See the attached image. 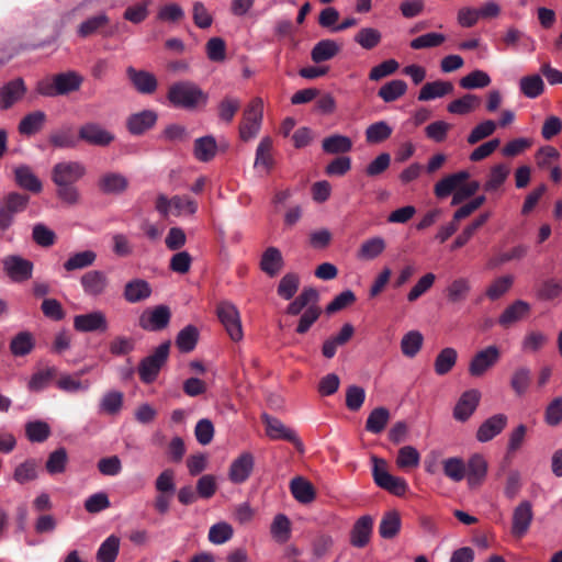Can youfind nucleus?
<instances>
[{
    "label": "nucleus",
    "mask_w": 562,
    "mask_h": 562,
    "mask_svg": "<svg viewBox=\"0 0 562 562\" xmlns=\"http://www.w3.org/2000/svg\"><path fill=\"white\" fill-rule=\"evenodd\" d=\"M87 173L86 166L80 161H60L52 169V181L56 186L57 198L68 205L80 201V192L76 183Z\"/></svg>",
    "instance_id": "1"
},
{
    "label": "nucleus",
    "mask_w": 562,
    "mask_h": 562,
    "mask_svg": "<svg viewBox=\"0 0 562 562\" xmlns=\"http://www.w3.org/2000/svg\"><path fill=\"white\" fill-rule=\"evenodd\" d=\"M167 99L173 108L192 111L206 103L207 94L196 83L183 80L169 87Z\"/></svg>",
    "instance_id": "2"
},
{
    "label": "nucleus",
    "mask_w": 562,
    "mask_h": 562,
    "mask_svg": "<svg viewBox=\"0 0 562 562\" xmlns=\"http://www.w3.org/2000/svg\"><path fill=\"white\" fill-rule=\"evenodd\" d=\"M83 77L74 70L56 74L37 82L36 92L43 97L67 95L80 89Z\"/></svg>",
    "instance_id": "3"
},
{
    "label": "nucleus",
    "mask_w": 562,
    "mask_h": 562,
    "mask_svg": "<svg viewBox=\"0 0 562 562\" xmlns=\"http://www.w3.org/2000/svg\"><path fill=\"white\" fill-rule=\"evenodd\" d=\"M170 341L160 344L149 356L142 359L138 366V375L142 382L150 384L156 381L161 368L168 360Z\"/></svg>",
    "instance_id": "4"
},
{
    "label": "nucleus",
    "mask_w": 562,
    "mask_h": 562,
    "mask_svg": "<svg viewBox=\"0 0 562 562\" xmlns=\"http://www.w3.org/2000/svg\"><path fill=\"white\" fill-rule=\"evenodd\" d=\"M372 476L374 483L395 496H403L408 490L406 480L390 474L386 470V463L384 460L372 457Z\"/></svg>",
    "instance_id": "5"
},
{
    "label": "nucleus",
    "mask_w": 562,
    "mask_h": 562,
    "mask_svg": "<svg viewBox=\"0 0 562 562\" xmlns=\"http://www.w3.org/2000/svg\"><path fill=\"white\" fill-rule=\"evenodd\" d=\"M263 116V102L260 98L252 99L243 114V121L239 125V136L243 140L257 136L260 131Z\"/></svg>",
    "instance_id": "6"
},
{
    "label": "nucleus",
    "mask_w": 562,
    "mask_h": 562,
    "mask_svg": "<svg viewBox=\"0 0 562 562\" xmlns=\"http://www.w3.org/2000/svg\"><path fill=\"white\" fill-rule=\"evenodd\" d=\"M29 200L26 194L10 192L0 201V232L12 226L15 216L25 211Z\"/></svg>",
    "instance_id": "7"
},
{
    "label": "nucleus",
    "mask_w": 562,
    "mask_h": 562,
    "mask_svg": "<svg viewBox=\"0 0 562 562\" xmlns=\"http://www.w3.org/2000/svg\"><path fill=\"white\" fill-rule=\"evenodd\" d=\"M216 314L231 339L234 341L241 340L244 333L237 307L228 301H223L217 304Z\"/></svg>",
    "instance_id": "8"
},
{
    "label": "nucleus",
    "mask_w": 562,
    "mask_h": 562,
    "mask_svg": "<svg viewBox=\"0 0 562 562\" xmlns=\"http://www.w3.org/2000/svg\"><path fill=\"white\" fill-rule=\"evenodd\" d=\"M3 271L16 283L32 278L34 265L31 260L19 255H9L2 259Z\"/></svg>",
    "instance_id": "9"
},
{
    "label": "nucleus",
    "mask_w": 562,
    "mask_h": 562,
    "mask_svg": "<svg viewBox=\"0 0 562 562\" xmlns=\"http://www.w3.org/2000/svg\"><path fill=\"white\" fill-rule=\"evenodd\" d=\"M501 359V350L492 345L477 351L469 363V373L471 376H482L486 371L493 368Z\"/></svg>",
    "instance_id": "10"
},
{
    "label": "nucleus",
    "mask_w": 562,
    "mask_h": 562,
    "mask_svg": "<svg viewBox=\"0 0 562 562\" xmlns=\"http://www.w3.org/2000/svg\"><path fill=\"white\" fill-rule=\"evenodd\" d=\"M171 318L170 308L167 305H157L145 310L139 316V326L144 330L160 331L165 329Z\"/></svg>",
    "instance_id": "11"
},
{
    "label": "nucleus",
    "mask_w": 562,
    "mask_h": 562,
    "mask_svg": "<svg viewBox=\"0 0 562 562\" xmlns=\"http://www.w3.org/2000/svg\"><path fill=\"white\" fill-rule=\"evenodd\" d=\"M78 139L99 147H105L114 140V135L99 123L88 122L80 126Z\"/></svg>",
    "instance_id": "12"
},
{
    "label": "nucleus",
    "mask_w": 562,
    "mask_h": 562,
    "mask_svg": "<svg viewBox=\"0 0 562 562\" xmlns=\"http://www.w3.org/2000/svg\"><path fill=\"white\" fill-rule=\"evenodd\" d=\"M262 423L266 426V434L269 438L273 440H286L292 442L296 448L302 447V442L297 438L295 431L288 428L280 419L268 414H263Z\"/></svg>",
    "instance_id": "13"
},
{
    "label": "nucleus",
    "mask_w": 562,
    "mask_h": 562,
    "mask_svg": "<svg viewBox=\"0 0 562 562\" xmlns=\"http://www.w3.org/2000/svg\"><path fill=\"white\" fill-rule=\"evenodd\" d=\"M108 327V319L102 311H93L74 317V328L79 333L105 331Z\"/></svg>",
    "instance_id": "14"
},
{
    "label": "nucleus",
    "mask_w": 562,
    "mask_h": 562,
    "mask_svg": "<svg viewBox=\"0 0 562 562\" xmlns=\"http://www.w3.org/2000/svg\"><path fill=\"white\" fill-rule=\"evenodd\" d=\"M98 189L105 195H121L130 186L128 179L120 172H104L97 182Z\"/></svg>",
    "instance_id": "15"
},
{
    "label": "nucleus",
    "mask_w": 562,
    "mask_h": 562,
    "mask_svg": "<svg viewBox=\"0 0 562 562\" xmlns=\"http://www.w3.org/2000/svg\"><path fill=\"white\" fill-rule=\"evenodd\" d=\"M480 398L479 390L472 389L463 392L453 408V418L458 422H467L477 408Z\"/></svg>",
    "instance_id": "16"
},
{
    "label": "nucleus",
    "mask_w": 562,
    "mask_h": 562,
    "mask_svg": "<svg viewBox=\"0 0 562 562\" xmlns=\"http://www.w3.org/2000/svg\"><path fill=\"white\" fill-rule=\"evenodd\" d=\"M255 467V459L250 452H244L238 458H236L228 470V479L234 484H243L245 483L250 474L252 473Z\"/></svg>",
    "instance_id": "17"
},
{
    "label": "nucleus",
    "mask_w": 562,
    "mask_h": 562,
    "mask_svg": "<svg viewBox=\"0 0 562 562\" xmlns=\"http://www.w3.org/2000/svg\"><path fill=\"white\" fill-rule=\"evenodd\" d=\"M80 284L87 295L95 297L106 291L109 279L103 271L90 270L81 276Z\"/></svg>",
    "instance_id": "18"
},
{
    "label": "nucleus",
    "mask_w": 562,
    "mask_h": 562,
    "mask_svg": "<svg viewBox=\"0 0 562 562\" xmlns=\"http://www.w3.org/2000/svg\"><path fill=\"white\" fill-rule=\"evenodd\" d=\"M530 311L531 306L528 302L516 300L503 311L497 322L502 327L509 328L512 325L527 318Z\"/></svg>",
    "instance_id": "19"
},
{
    "label": "nucleus",
    "mask_w": 562,
    "mask_h": 562,
    "mask_svg": "<svg viewBox=\"0 0 562 562\" xmlns=\"http://www.w3.org/2000/svg\"><path fill=\"white\" fill-rule=\"evenodd\" d=\"M508 418L505 414H495L484 420L476 431L480 442H488L499 435L506 427Z\"/></svg>",
    "instance_id": "20"
},
{
    "label": "nucleus",
    "mask_w": 562,
    "mask_h": 562,
    "mask_svg": "<svg viewBox=\"0 0 562 562\" xmlns=\"http://www.w3.org/2000/svg\"><path fill=\"white\" fill-rule=\"evenodd\" d=\"M126 75L134 88L143 94H151L157 90L158 81L155 75L146 70H137L130 66L126 68Z\"/></svg>",
    "instance_id": "21"
},
{
    "label": "nucleus",
    "mask_w": 562,
    "mask_h": 562,
    "mask_svg": "<svg viewBox=\"0 0 562 562\" xmlns=\"http://www.w3.org/2000/svg\"><path fill=\"white\" fill-rule=\"evenodd\" d=\"M470 173L467 170H461L456 173L448 175L439 180L434 187V193L438 199H446L457 191L459 184L468 181Z\"/></svg>",
    "instance_id": "22"
},
{
    "label": "nucleus",
    "mask_w": 562,
    "mask_h": 562,
    "mask_svg": "<svg viewBox=\"0 0 562 562\" xmlns=\"http://www.w3.org/2000/svg\"><path fill=\"white\" fill-rule=\"evenodd\" d=\"M533 514L531 504L528 501L521 502L513 514L512 532L515 537H522L529 529Z\"/></svg>",
    "instance_id": "23"
},
{
    "label": "nucleus",
    "mask_w": 562,
    "mask_h": 562,
    "mask_svg": "<svg viewBox=\"0 0 562 562\" xmlns=\"http://www.w3.org/2000/svg\"><path fill=\"white\" fill-rule=\"evenodd\" d=\"M26 92L22 78L9 81L0 89V109L8 110L18 102Z\"/></svg>",
    "instance_id": "24"
},
{
    "label": "nucleus",
    "mask_w": 562,
    "mask_h": 562,
    "mask_svg": "<svg viewBox=\"0 0 562 562\" xmlns=\"http://www.w3.org/2000/svg\"><path fill=\"white\" fill-rule=\"evenodd\" d=\"M373 519L371 516L360 517L350 531V543L356 548L366 547L371 538Z\"/></svg>",
    "instance_id": "25"
},
{
    "label": "nucleus",
    "mask_w": 562,
    "mask_h": 562,
    "mask_svg": "<svg viewBox=\"0 0 562 562\" xmlns=\"http://www.w3.org/2000/svg\"><path fill=\"white\" fill-rule=\"evenodd\" d=\"M151 286L144 279H133L128 281L123 291V297L131 304L139 303L151 295Z\"/></svg>",
    "instance_id": "26"
},
{
    "label": "nucleus",
    "mask_w": 562,
    "mask_h": 562,
    "mask_svg": "<svg viewBox=\"0 0 562 562\" xmlns=\"http://www.w3.org/2000/svg\"><path fill=\"white\" fill-rule=\"evenodd\" d=\"M260 269L269 277H276L284 266V260L279 248L268 247L260 259Z\"/></svg>",
    "instance_id": "27"
},
{
    "label": "nucleus",
    "mask_w": 562,
    "mask_h": 562,
    "mask_svg": "<svg viewBox=\"0 0 562 562\" xmlns=\"http://www.w3.org/2000/svg\"><path fill=\"white\" fill-rule=\"evenodd\" d=\"M157 114L151 110H144L128 117L127 127L134 135H140L155 125Z\"/></svg>",
    "instance_id": "28"
},
{
    "label": "nucleus",
    "mask_w": 562,
    "mask_h": 562,
    "mask_svg": "<svg viewBox=\"0 0 562 562\" xmlns=\"http://www.w3.org/2000/svg\"><path fill=\"white\" fill-rule=\"evenodd\" d=\"M487 472V463L483 456L474 454L467 464V480L470 487L480 485Z\"/></svg>",
    "instance_id": "29"
},
{
    "label": "nucleus",
    "mask_w": 562,
    "mask_h": 562,
    "mask_svg": "<svg viewBox=\"0 0 562 562\" xmlns=\"http://www.w3.org/2000/svg\"><path fill=\"white\" fill-rule=\"evenodd\" d=\"M35 348V338L32 333L24 330L12 337L9 349L14 357H25Z\"/></svg>",
    "instance_id": "30"
},
{
    "label": "nucleus",
    "mask_w": 562,
    "mask_h": 562,
    "mask_svg": "<svg viewBox=\"0 0 562 562\" xmlns=\"http://www.w3.org/2000/svg\"><path fill=\"white\" fill-rule=\"evenodd\" d=\"M340 52V46L334 40H321L311 50V59L321 64L333 59Z\"/></svg>",
    "instance_id": "31"
},
{
    "label": "nucleus",
    "mask_w": 562,
    "mask_h": 562,
    "mask_svg": "<svg viewBox=\"0 0 562 562\" xmlns=\"http://www.w3.org/2000/svg\"><path fill=\"white\" fill-rule=\"evenodd\" d=\"M290 491L293 497L302 504H308L316 497L315 488L312 483L302 476H296L291 480Z\"/></svg>",
    "instance_id": "32"
},
{
    "label": "nucleus",
    "mask_w": 562,
    "mask_h": 562,
    "mask_svg": "<svg viewBox=\"0 0 562 562\" xmlns=\"http://www.w3.org/2000/svg\"><path fill=\"white\" fill-rule=\"evenodd\" d=\"M531 381V370L526 366H520L513 371L509 385L516 396H522L527 393Z\"/></svg>",
    "instance_id": "33"
},
{
    "label": "nucleus",
    "mask_w": 562,
    "mask_h": 562,
    "mask_svg": "<svg viewBox=\"0 0 562 562\" xmlns=\"http://www.w3.org/2000/svg\"><path fill=\"white\" fill-rule=\"evenodd\" d=\"M453 91V85L449 81L436 80L423 86L418 93L419 101H430L445 97Z\"/></svg>",
    "instance_id": "34"
},
{
    "label": "nucleus",
    "mask_w": 562,
    "mask_h": 562,
    "mask_svg": "<svg viewBox=\"0 0 562 562\" xmlns=\"http://www.w3.org/2000/svg\"><path fill=\"white\" fill-rule=\"evenodd\" d=\"M217 153V144L213 136L207 135L194 140L193 155L202 162L211 161Z\"/></svg>",
    "instance_id": "35"
},
{
    "label": "nucleus",
    "mask_w": 562,
    "mask_h": 562,
    "mask_svg": "<svg viewBox=\"0 0 562 562\" xmlns=\"http://www.w3.org/2000/svg\"><path fill=\"white\" fill-rule=\"evenodd\" d=\"M470 291V280L464 277L457 278L446 288L447 301L451 304L461 303L467 300Z\"/></svg>",
    "instance_id": "36"
},
{
    "label": "nucleus",
    "mask_w": 562,
    "mask_h": 562,
    "mask_svg": "<svg viewBox=\"0 0 562 562\" xmlns=\"http://www.w3.org/2000/svg\"><path fill=\"white\" fill-rule=\"evenodd\" d=\"M15 181L22 189L29 190L33 193H38L42 191V182L34 175L32 169L29 166H20L14 171Z\"/></svg>",
    "instance_id": "37"
},
{
    "label": "nucleus",
    "mask_w": 562,
    "mask_h": 562,
    "mask_svg": "<svg viewBox=\"0 0 562 562\" xmlns=\"http://www.w3.org/2000/svg\"><path fill=\"white\" fill-rule=\"evenodd\" d=\"M46 114L43 111H34L26 114L19 124V132L22 135L31 136L40 132L45 122Z\"/></svg>",
    "instance_id": "38"
},
{
    "label": "nucleus",
    "mask_w": 562,
    "mask_h": 562,
    "mask_svg": "<svg viewBox=\"0 0 562 562\" xmlns=\"http://www.w3.org/2000/svg\"><path fill=\"white\" fill-rule=\"evenodd\" d=\"M318 300V292L314 288H304L300 295L292 301L288 307L286 313L289 315H299L302 311L308 307L310 304L314 305Z\"/></svg>",
    "instance_id": "39"
},
{
    "label": "nucleus",
    "mask_w": 562,
    "mask_h": 562,
    "mask_svg": "<svg viewBox=\"0 0 562 562\" xmlns=\"http://www.w3.org/2000/svg\"><path fill=\"white\" fill-rule=\"evenodd\" d=\"M322 148L326 154H346L351 150L352 142L348 136L334 134L323 139Z\"/></svg>",
    "instance_id": "40"
},
{
    "label": "nucleus",
    "mask_w": 562,
    "mask_h": 562,
    "mask_svg": "<svg viewBox=\"0 0 562 562\" xmlns=\"http://www.w3.org/2000/svg\"><path fill=\"white\" fill-rule=\"evenodd\" d=\"M458 352L452 347L443 348L436 357L434 369L438 375H446L456 366Z\"/></svg>",
    "instance_id": "41"
},
{
    "label": "nucleus",
    "mask_w": 562,
    "mask_h": 562,
    "mask_svg": "<svg viewBox=\"0 0 562 562\" xmlns=\"http://www.w3.org/2000/svg\"><path fill=\"white\" fill-rule=\"evenodd\" d=\"M391 418L390 411L385 407L374 408L366 422V430L371 434H381Z\"/></svg>",
    "instance_id": "42"
},
{
    "label": "nucleus",
    "mask_w": 562,
    "mask_h": 562,
    "mask_svg": "<svg viewBox=\"0 0 562 562\" xmlns=\"http://www.w3.org/2000/svg\"><path fill=\"white\" fill-rule=\"evenodd\" d=\"M520 92L529 99H536L544 91V82L540 75H529L519 80Z\"/></svg>",
    "instance_id": "43"
},
{
    "label": "nucleus",
    "mask_w": 562,
    "mask_h": 562,
    "mask_svg": "<svg viewBox=\"0 0 562 562\" xmlns=\"http://www.w3.org/2000/svg\"><path fill=\"white\" fill-rule=\"evenodd\" d=\"M385 248L386 244L382 237H372L361 244L357 257L361 260H373L379 257Z\"/></svg>",
    "instance_id": "44"
},
{
    "label": "nucleus",
    "mask_w": 562,
    "mask_h": 562,
    "mask_svg": "<svg viewBox=\"0 0 562 562\" xmlns=\"http://www.w3.org/2000/svg\"><path fill=\"white\" fill-rule=\"evenodd\" d=\"M48 142L56 148H75L78 137L75 136L71 126H63L50 133Z\"/></svg>",
    "instance_id": "45"
},
{
    "label": "nucleus",
    "mask_w": 562,
    "mask_h": 562,
    "mask_svg": "<svg viewBox=\"0 0 562 562\" xmlns=\"http://www.w3.org/2000/svg\"><path fill=\"white\" fill-rule=\"evenodd\" d=\"M401 529V517L395 510L384 514L379 525V533L384 539L394 538Z\"/></svg>",
    "instance_id": "46"
},
{
    "label": "nucleus",
    "mask_w": 562,
    "mask_h": 562,
    "mask_svg": "<svg viewBox=\"0 0 562 562\" xmlns=\"http://www.w3.org/2000/svg\"><path fill=\"white\" fill-rule=\"evenodd\" d=\"M97 254L93 250H85L71 255L63 265L68 272L86 269L94 263Z\"/></svg>",
    "instance_id": "47"
},
{
    "label": "nucleus",
    "mask_w": 562,
    "mask_h": 562,
    "mask_svg": "<svg viewBox=\"0 0 562 562\" xmlns=\"http://www.w3.org/2000/svg\"><path fill=\"white\" fill-rule=\"evenodd\" d=\"M443 474L453 482H461L467 477V464L463 459L452 457L442 461Z\"/></svg>",
    "instance_id": "48"
},
{
    "label": "nucleus",
    "mask_w": 562,
    "mask_h": 562,
    "mask_svg": "<svg viewBox=\"0 0 562 562\" xmlns=\"http://www.w3.org/2000/svg\"><path fill=\"white\" fill-rule=\"evenodd\" d=\"M407 91V83L404 80L395 79L383 85L378 95L386 103L393 102L404 95Z\"/></svg>",
    "instance_id": "49"
},
{
    "label": "nucleus",
    "mask_w": 562,
    "mask_h": 562,
    "mask_svg": "<svg viewBox=\"0 0 562 562\" xmlns=\"http://www.w3.org/2000/svg\"><path fill=\"white\" fill-rule=\"evenodd\" d=\"M480 103V97L468 93L450 102L448 104V111L452 114L464 115L475 110Z\"/></svg>",
    "instance_id": "50"
},
{
    "label": "nucleus",
    "mask_w": 562,
    "mask_h": 562,
    "mask_svg": "<svg viewBox=\"0 0 562 562\" xmlns=\"http://www.w3.org/2000/svg\"><path fill=\"white\" fill-rule=\"evenodd\" d=\"M198 339V328L193 325H187L178 333L176 346L181 352H190L195 348Z\"/></svg>",
    "instance_id": "51"
},
{
    "label": "nucleus",
    "mask_w": 562,
    "mask_h": 562,
    "mask_svg": "<svg viewBox=\"0 0 562 562\" xmlns=\"http://www.w3.org/2000/svg\"><path fill=\"white\" fill-rule=\"evenodd\" d=\"M120 550V538L111 535L99 547L97 551L98 562H114Z\"/></svg>",
    "instance_id": "52"
},
{
    "label": "nucleus",
    "mask_w": 562,
    "mask_h": 562,
    "mask_svg": "<svg viewBox=\"0 0 562 562\" xmlns=\"http://www.w3.org/2000/svg\"><path fill=\"white\" fill-rule=\"evenodd\" d=\"M424 337L418 330L406 333L401 340V350L407 358H414L422 349Z\"/></svg>",
    "instance_id": "53"
},
{
    "label": "nucleus",
    "mask_w": 562,
    "mask_h": 562,
    "mask_svg": "<svg viewBox=\"0 0 562 562\" xmlns=\"http://www.w3.org/2000/svg\"><path fill=\"white\" fill-rule=\"evenodd\" d=\"M58 370L56 367H48L32 374L27 387L31 392H40L44 390L50 381L57 376Z\"/></svg>",
    "instance_id": "54"
},
{
    "label": "nucleus",
    "mask_w": 562,
    "mask_h": 562,
    "mask_svg": "<svg viewBox=\"0 0 562 562\" xmlns=\"http://www.w3.org/2000/svg\"><path fill=\"white\" fill-rule=\"evenodd\" d=\"M272 139L270 137H263L257 146L255 166L263 167L268 171L272 169L274 160L271 155Z\"/></svg>",
    "instance_id": "55"
},
{
    "label": "nucleus",
    "mask_w": 562,
    "mask_h": 562,
    "mask_svg": "<svg viewBox=\"0 0 562 562\" xmlns=\"http://www.w3.org/2000/svg\"><path fill=\"white\" fill-rule=\"evenodd\" d=\"M562 295V281L555 278L543 280L537 289V297L541 301H553Z\"/></svg>",
    "instance_id": "56"
},
{
    "label": "nucleus",
    "mask_w": 562,
    "mask_h": 562,
    "mask_svg": "<svg viewBox=\"0 0 562 562\" xmlns=\"http://www.w3.org/2000/svg\"><path fill=\"white\" fill-rule=\"evenodd\" d=\"M240 106L241 101L238 98L226 95L217 105L218 119L224 123H231Z\"/></svg>",
    "instance_id": "57"
},
{
    "label": "nucleus",
    "mask_w": 562,
    "mask_h": 562,
    "mask_svg": "<svg viewBox=\"0 0 562 562\" xmlns=\"http://www.w3.org/2000/svg\"><path fill=\"white\" fill-rule=\"evenodd\" d=\"M509 168L505 164H498L491 168L488 179L484 183V190L492 192L498 190L509 176Z\"/></svg>",
    "instance_id": "58"
},
{
    "label": "nucleus",
    "mask_w": 562,
    "mask_h": 562,
    "mask_svg": "<svg viewBox=\"0 0 562 562\" xmlns=\"http://www.w3.org/2000/svg\"><path fill=\"white\" fill-rule=\"evenodd\" d=\"M110 19L105 13L91 16L78 26L77 34L80 37L86 38L97 33L103 26L108 25Z\"/></svg>",
    "instance_id": "59"
},
{
    "label": "nucleus",
    "mask_w": 562,
    "mask_h": 562,
    "mask_svg": "<svg viewBox=\"0 0 562 562\" xmlns=\"http://www.w3.org/2000/svg\"><path fill=\"white\" fill-rule=\"evenodd\" d=\"M392 127L384 121L375 122L366 130V139L370 144H380L392 135Z\"/></svg>",
    "instance_id": "60"
},
{
    "label": "nucleus",
    "mask_w": 562,
    "mask_h": 562,
    "mask_svg": "<svg viewBox=\"0 0 562 562\" xmlns=\"http://www.w3.org/2000/svg\"><path fill=\"white\" fill-rule=\"evenodd\" d=\"M32 239L36 245L48 248L56 243L57 236L55 232L45 224L36 223L32 228Z\"/></svg>",
    "instance_id": "61"
},
{
    "label": "nucleus",
    "mask_w": 562,
    "mask_h": 562,
    "mask_svg": "<svg viewBox=\"0 0 562 562\" xmlns=\"http://www.w3.org/2000/svg\"><path fill=\"white\" fill-rule=\"evenodd\" d=\"M234 529L226 521H220L211 526L207 539L213 544H223L233 538Z\"/></svg>",
    "instance_id": "62"
},
{
    "label": "nucleus",
    "mask_w": 562,
    "mask_h": 562,
    "mask_svg": "<svg viewBox=\"0 0 562 562\" xmlns=\"http://www.w3.org/2000/svg\"><path fill=\"white\" fill-rule=\"evenodd\" d=\"M68 462V454L64 447H60L54 450L46 461L45 468L46 471L52 474H59L66 470V465Z\"/></svg>",
    "instance_id": "63"
},
{
    "label": "nucleus",
    "mask_w": 562,
    "mask_h": 562,
    "mask_svg": "<svg viewBox=\"0 0 562 562\" xmlns=\"http://www.w3.org/2000/svg\"><path fill=\"white\" fill-rule=\"evenodd\" d=\"M544 422L551 427L562 423V396H557L549 402L544 409Z\"/></svg>",
    "instance_id": "64"
}]
</instances>
